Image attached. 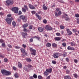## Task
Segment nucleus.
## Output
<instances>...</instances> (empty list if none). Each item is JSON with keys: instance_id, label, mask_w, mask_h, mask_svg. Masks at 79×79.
Returning a JSON list of instances; mask_svg holds the SVG:
<instances>
[{"instance_id": "8", "label": "nucleus", "mask_w": 79, "mask_h": 79, "mask_svg": "<svg viewBox=\"0 0 79 79\" xmlns=\"http://www.w3.org/2000/svg\"><path fill=\"white\" fill-rule=\"evenodd\" d=\"M60 56V53H55L53 56L54 58H58Z\"/></svg>"}, {"instance_id": "49", "label": "nucleus", "mask_w": 79, "mask_h": 79, "mask_svg": "<svg viewBox=\"0 0 79 79\" xmlns=\"http://www.w3.org/2000/svg\"><path fill=\"white\" fill-rule=\"evenodd\" d=\"M73 76H74L75 77H76L77 78V75L76 74H73Z\"/></svg>"}, {"instance_id": "44", "label": "nucleus", "mask_w": 79, "mask_h": 79, "mask_svg": "<svg viewBox=\"0 0 79 79\" xmlns=\"http://www.w3.org/2000/svg\"><path fill=\"white\" fill-rule=\"evenodd\" d=\"M59 2L61 3H64V1H63V0H60L59 1Z\"/></svg>"}, {"instance_id": "18", "label": "nucleus", "mask_w": 79, "mask_h": 79, "mask_svg": "<svg viewBox=\"0 0 79 79\" xmlns=\"http://www.w3.org/2000/svg\"><path fill=\"white\" fill-rule=\"evenodd\" d=\"M49 74V73L47 71L44 72V76L46 77H47V76Z\"/></svg>"}, {"instance_id": "7", "label": "nucleus", "mask_w": 79, "mask_h": 79, "mask_svg": "<svg viewBox=\"0 0 79 79\" xmlns=\"http://www.w3.org/2000/svg\"><path fill=\"white\" fill-rule=\"evenodd\" d=\"M19 18L23 20V21L24 22H26V21H27L26 19H25V16H24V15H21L19 17Z\"/></svg>"}, {"instance_id": "50", "label": "nucleus", "mask_w": 79, "mask_h": 79, "mask_svg": "<svg viewBox=\"0 0 79 79\" xmlns=\"http://www.w3.org/2000/svg\"><path fill=\"white\" fill-rule=\"evenodd\" d=\"M13 68L14 70H16V69H17V68H16V67L15 66H13Z\"/></svg>"}, {"instance_id": "1", "label": "nucleus", "mask_w": 79, "mask_h": 79, "mask_svg": "<svg viewBox=\"0 0 79 79\" xmlns=\"http://www.w3.org/2000/svg\"><path fill=\"white\" fill-rule=\"evenodd\" d=\"M1 72L3 75L8 76V75H10L11 74V73L10 72H8L5 70H1Z\"/></svg>"}, {"instance_id": "46", "label": "nucleus", "mask_w": 79, "mask_h": 79, "mask_svg": "<svg viewBox=\"0 0 79 79\" xmlns=\"http://www.w3.org/2000/svg\"><path fill=\"white\" fill-rule=\"evenodd\" d=\"M52 63H53V64H55L56 63V61L55 60H52Z\"/></svg>"}, {"instance_id": "12", "label": "nucleus", "mask_w": 79, "mask_h": 79, "mask_svg": "<svg viewBox=\"0 0 79 79\" xmlns=\"http://www.w3.org/2000/svg\"><path fill=\"white\" fill-rule=\"evenodd\" d=\"M22 36L23 37V38H25L26 39V36H27V33L22 32Z\"/></svg>"}, {"instance_id": "5", "label": "nucleus", "mask_w": 79, "mask_h": 79, "mask_svg": "<svg viewBox=\"0 0 79 79\" xmlns=\"http://www.w3.org/2000/svg\"><path fill=\"white\" fill-rule=\"evenodd\" d=\"M30 50L31 52H32V53H31V55H35L36 53V50L34 49H33L32 48H30Z\"/></svg>"}, {"instance_id": "19", "label": "nucleus", "mask_w": 79, "mask_h": 79, "mask_svg": "<svg viewBox=\"0 0 79 79\" xmlns=\"http://www.w3.org/2000/svg\"><path fill=\"white\" fill-rule=\"evenodd\" d=\"M23 7L27 11H28L29 8H28V7H27V5H24Z\"/></svg>"}, {"instance_id": "28", "label": "nucleus", "mask_w": 79, "mask_h": 79, "mask_svg": "<svg viewBox=\"0 0 79 79\" xmlns=\"http://www.w3.org/2000/svg\"><path fill=\"white\" fill-rule=\"evenodd\" d=\"M12 25L14 27H15V26H16V22L15 21H13L12 22Z\"/></svg>"}, {"instance_id": "36", "label": "nucleus", "mask_w": 79, "mask_h": 79, "mask_svg": "<svg viewBox=\"0 0 79 79\" xmlns=\"http://www.w3.org/2000/svg\"><path fill=\"white\" fill-rule=\"evenodd\" d=\"M4 62H7L8 61V60L7 58H5L4 59Z\"/></svg>"}, {"instance_id": "40", "label": "nucleus", "mask_w": 79, "mask_h": 79, "mask_svg": "<svg viewBox=\"0 0 79 79\" xmlns=\"http://www.w3.org/2000/svg\"><path fill=\"white\" fill-rule=\"evenodd\" d=\"M71 47L70 46H69L68 47H67V49L68 50H71Z\"/></svg>"}, {"instance_id": "10", "label": "nucleus", "mask_w": 79, "mask_h": 79, "mask_svg": "<svg viewBox=\"0 0 79 79\" xmlns=\"http://www.w3.org/2000/svg\"><path fill=\"white\" fill-rule=\"evenodd\" d=\"M28 6L30 9L31 10H35V6H33V5L30 4H29Z\"/></svg>"}, {"instance_id": "33", "label": "nucleus", "mask_w": 79, "mask_h": 79, "mask_svg": "<svg viewBox=\"0 0 79 79\" xmlns=\"http://www.w3.org/2000/svg\"><path fill=\"white\" fill-rule=\"evenodd\" d=\"M52 45L53 47H56L57 46V44L55 43H54L52 44Z\"/></svg>"}, {"instance_id": "45", "label": "nucleus", "mask_w": 79, "mask_h": 79, "mask_svg": "<svg viewBox=\"0 0 79 79\" xmlns=\"http://www.w3.org/2000/svg\"><path fill=\"white\" fill-rule=\"evenodd\" d=\"M58 16H60V15H61V11L60 10L58 12Z\"/></svg>"}, {"instance_id": "26", "label": "nucleus", "mask_w": 79, "mask_h": 79, "mask_svg": "<svg viewBox=\"0 0 79 79\" xmlns=\"http://www.w3.org/2000/svg\"><path fill=\"white\" fill-rule=\"evenodd\" d=\"M51 44L50 43H48L46 44V46L47 47H51Z\"/></svg>"}, {"instance_id": "38", "label": "nucleus", "mask_w": 79, "mask_h": 79, "mask_svg": "<svg viewBox=\"0 0 79 79\" xmlns=\"http://www.w3.org/2000/svg\"><path fill=\"white\" fill-rule=\"evenodd\" d=\"M62 46L63 47H66V44L65 43H63L62 44Z\"/></svg>"}, {"instance_id": "60", "label": "nucleus", "mask_w": 79, "mask_h": 79, "mask_svg": "<svg viewBox=\"0 0 79 79\" xmlns=\"http://www.w3.org/2000/svg\"><path fill=\"white\" fill-rule=\"evenodd\" d=\"M60 28L61 29H63L64 28V26H60Z\"/></svg>"}, {"instance_id": "32", "label": "nucleus", "mask_w": 79, "mask_h": 79, "mask_svg": "<svg viewBox=\"0 0 79 79\" xmlns=\"http://www.w3.org/2000/svg\"><path fill=\"white\" fill-rule=\"evenodd\" d=\"M55 39V40L59 41L60 40V39H61L60 37H56Z\"/></svg>"}, {"instance_id": "25", "label": "nucleus", "mask_w": 79, "mask_h": 79, "mask_svg": "<svg viewBox=\"0 0 79 79\" xmlns=\"http://www.w3.org/2000/svg\"><path fill=\"white\" fill-rule=\"evenodd\" d=\"M28 68L29 69V68H33V66H32V65L30 64H28V65L27 66Z\"/></svg>"}, {"instance_id": "39", "label": "nucleus", "mask_w": 79, "mask_h": 79, "mask_svg": "<svg viewBox=\"0 0 79 79\" xmlns=\"http://www.w3.org/2000/svg\"><path fill=\"white\" fill-rule=\"evenodd\" d=\"M72 31L73 32H77V30L76 29H74L72 30Z\"/></svg>"}, {"instance_id": "2", "label": "nucleus", "mask_w": 79, "mask_h": 79, "mask_svg": "<svg viewBox=\"0 0 79 79\" xmlns=\"http://www.w3.org/2000/svg\"><path fill=\"white\" fill-rule=\"evenodd\" d=\"M6 5L8 6L10 5H13V0H7L6 1Z\"/></svg>"}, {"instance_id": "11", "label": "nucleus", "mask_w": 79, "mask_h": 79, "mask_svg": "<svg viewBox=\"0 0 79 79\" xmlns=\"http://www.w3.org/2000/svg\"><path fill=\"white\" fill-rule=\"evenodd\" d=\"M66 31L67 32L68 35H71L72 34V32L70 31L69 29H67Z\"/></svg>"}, {"instance_id": "20", "label": "nucleus", "mask_w": 79, "mask_h": 79, "mask_svg": "<svg viewBox=\"0 0 79 79\" xmlns=\"http://www.w3.org/2000/svg\"><path fill=\"white\" fill-rule=\"evenodd\" d=\"M26 60L27 62H31L32 61V60L30 58H27Z\"/></svg>"}, {"instance_id": "34", "label": "nucleus", "mask_w": 79, "mask_h": 79, "mask_svg": "<svg viewBox=\"0 0 79 79\" xmlns=\"http://www.w3.org/2000/svg\"><path fill=\"white\" fill-rule=\"evenodd\" d=\"M65 19L66 21H69L70 19L68 17H65Z\"/></svg>"}, {"instance_id": "29", "label": "nucleus", "mask_w": 79, "mask_h": 79, "mask_svg": "<svg viewBox=\"0 0 79 79\" xmlns=\"http://www.w3.org/2000/svg\"><path fill=\"white\" fill-rule=\"evenodd\" d=\"M33 77H34L35 79H37V76L36 74H34L33 76Z\"/></svg>"}, {"instance_id": "30", "label": "nucleus", "mask_w": 79, "mask_h": 79, "mask_svg": "<svg viewBox=\"0 0 79 79\" xmlns=\"http://www.w3.org/2000/svg\"><path fill=\"white\" fill-rule=\"evenodd\" d=\"M22 10L23 12H24V13L26 12V10L24 8H22Z\"/></svg>"}, {"instance_id": "55", "label": "nucleus", "mask_w": 79, "mask_h": 79, "mask_svg": "<svg viewBox=\"0 0 79 79\" xmlns=\"http://www.w3.org/2000/svg\"><path fill=\"white\" fill-rule=\"evenodd\" d=\"M67 55V53H66L65 54H63V56L64 57H65L66 56V55Z\"/></svg>"}, {"instance_id": "37", "label": "nucleus", "mask_w": 79, "mask_h": 79, "mask_svg": "<svg viewBox=\"0 0 79 79\" xmlns=\"http://www.w3.org/2000/svg\"><path fill=\"white\" fill-rule=\"evenodd\" d=\"M31 13L33 14V15H35V14L36 12L35 11L33 10L31 11Z\"/></svg>"}, {"instance_id": "47", "label": "nucleus", "mask_w": 79, "mask_h": 79, "mask_svg": "<svg viewBox=\"0 0 79 79\" xmlns=\"http://www.w3.org/2000/svg\"><path fill=\"white\" fill-rule=\"evenodd\" d=\"M22 46L23 47V48H25L26 47H27L26 45V44H23L22 45Z\"/></svg>"}, {"instance_id": "59", "label": "nucleus", "mask_w": 79, "mask_h": 79, "mask_svg": "<svg viewBox=\"0 0 79 79\" xmlns=\"http://www.w3.org/2000/svg\"><path fill=\"white\" fill-rule=\"evenodd\" d=\"M32 25H31L29 26V29H32Z\"/></svg>"}, {"instance_id": "3", "label": "nucleus", "mask_w": 79, "mask_h": 79, "mask_svg": "<svg viewBox=\"0 0 79 79\" xmlns=\"http://www.w3.org/2000/svg\"><path fill=\"white\" fill-rule=\"evenodd\" d=\"M11 10L13 11H14L15 13H18V10H19V9L18 8V7H15L12 8L11 9Z\"/></svg>"}, {"instance_id": "6", "label": "nucleus", "mask_w": 79, "mask_h": 79, "mask_svg": "<svg viewBox=\"0 0 79 79\" xmlns=\"http://www.w3.org/2000/svg\"><path fill=\"white\" fill-rule=\"evenodd\" d=\"M46 29H47V31H52V28L51 26L49 25H46L45 27Z\"/></svg>"}, {"instance_id": "64", "label": "nucleus", "mask_w": 79, "mask_h": 79, "mask_svg": "<svg viewBox=\"0 0 79 79\" xmlns=\"http://www.w3.org/2000/svg\"><path fill=\"white\" fill-rule=\"evenodd\" d=\"M77 23H78V24H79V19H77Z\"/></svg>"}, {"instance_id": "58", "label": "nucleus", "mask_w": 79, "mask_h": 79, "mask_svg": "<svg viewBox=\"0 0 79 79\" xmlns=\"http://www.w3.org/2000/svg\"><path fill=\"white\" fill-rule=\"evenodd\" d=\"M55 15L56 17H58V13L56 12Z\"/></svg>"}, {"instance_id": "61", "label": "nucleus", "mask_w": 79, "mask_h": 79, "mask_svg": "<svg viewBox=\"0 0 79 79\" xmlns=\"http://www.w3.org/2000/svg\"><path fill=\"white\" fill-rule=\"evenodd\" d=\"M55 23L56 25H58L59 24V23L58 21H56Z\"/></svg>"}, {"instance_id": "31", "label": "nucleus", "mask_w": 79, "mask_h": 79, "mask_svg": "<svg viewBox=\"0 0 79 79\" xmlns=\"http://www.w3.org/2000/svg\"><path fill=\"white\" fill-rule=\"evenodd\" d=\"M70 44L72 47H73V46H74L76 45V43H73V42L70 43Z\"/></svg>"}, {"instance_id": "23", "label": "nucleus", "mask_w": 79, "mask_h": 79, "mask_svg": "<svg viewBox=\"0 0 79 79\" xmlns=\"http://www.w3.org/2000/svg\"><path fill=\"white\" fill-rule=\"evenodd\" d=\"M18 66L20 68H21L23 66L21 63H20V62H19Z\"/></svg>"}, {"instance_id": "22", "label": "nucleus", "mask_w": 79, "mask_h": 79, "mask_svg": "<svg viewBox=\"0 0 79 79\" xmlns=\"http://www.w3.org/2000/svg\"><path fill=\"white\" fill-rule=\"evenodd\" d=\"M2 47H3V48L6 47V44H5V42H4L2 44Z\"/></svg>"}, {"instance_id": "27", "label": "nucleus", "mask_w": 79, "mask_h": 79, "mask_svg": "<svg viewBox=\"0 0 79 79\" xmlns=\"http://www.w3.org/2000/svg\"><path fill=\"white\" fill-rule=\"evenodd\" d=\"M14 76H15V77H16L17 78L19 77V76H18V73H15L14 74Z\"/></svg>"}, {"instance_id": "35", "label": "nucleus", "mask_w": 79, "mask_h": 79, "mask_svg": "<svg viewBox=\"0 0 79 79\" xmlns=\"http://www.w3.org/2000/svg\"><path fill=\"white\" fill-rule=\"evenodd\" d=\"M47 21L46 19H44V20L43 21V23H44V24H47Z\"/></svg>"}, {"instance_id": "4", "label": "nucleus", "mask_w": 79, "mask_h": 79, "mask_svg": "<svg viewBox=\"0 0 79 79\" xmlns=\"http://www.w3.org/2000/svg\"><path fill=\"white\" fill-rule=\"evenodd\" d=\"M5 21L8 24H11V22L12 21L11 19L7 17L5 19Z\"/></svg>"}, {"instance_id": "51", "label": "nucleus", "mask_w": 79, "mask_h": 79, "mask_svg": "<svg viewBox=\"0 0 79 79\" xmlns=\"http://www.w3.org/2000/svg\"><path fill=\"white\" fill-rule=\"evenodd\" d=\"M66 61L67 62H69V59H68V58H66Z\"/></svg>"}, {"instance_id": "21", "label": "nucleus", "mask_w": 79, "mask_h": 79, "mask_svg": "<svg viewBox=\"0 0 79 79\" xmlns=\"http://www.w3.org/2000/svg\"><path fill=\"white\" fill-rule=\"evenodd\" d=\"M28 26V24L26 23L23 25V27L24 28H26V27H27Z\"/></svg>"}, {"instance_id": "56", "label": "nucleus", "mask_w": 79, "mask_h": 79, "mask_svg": "<svg viewBox=\"0 0 79 79\" xmlns=\"http://www.w3.org/2000/svg\"><path fill=\"white\" fill-rule=\"evenodd\" d=\"M38 78L39 79H42V76L40 75H39L38 76Z\"/></svg>"}, {"instance_id": "57", "label": "nucleus", "mask_w": 79, "mask_h": 79, "mask_svg": "<svg viewBox=\"0 0 79 79\" xmlns=\"http://www.w3.org/2000/svg\"><path fill=\"white\" fill-rule=\"evenodd\" d=\"M75 50V49L74 48L71 47L70 50Z\"/></svg>"}, {"instance_id": "63", "label": "nucleus", "mask_w": 79, "mask_h": 79, "mask_svg": "<svg viewBox=\"0 0 79 79\" xmlns=\"http://www.w3.org/2000/svg\"><path fill=\"white\" fill-rule=\"evenodd\" d=\"M75 16L77 18H79V14H76V15H75Z\"/></svg>"}, {"instance_id": "17", "label": "nucleus", "mask_w": 79, "mask_h": 79, "mask_svg": "<svg viewBox=\"0 0 79 79\" xmlns=\"http://www.w3.org/2000/svg\"><path fill=\"white\" fill-rule=\"evenodd\" d=\"M35 16L37 17L38 19H39V20H41L42 19L41 18V17H40V16H39L37 13H36L35 14Z\"/></svg>"}, {"instance_id": "43", "label": "nucleus", "mask_w": 79, "mask_h": 79, "mask_svg": "<svg viewBox=\"0 0 79 79\" xmlns=\"http://www.w3.org/2000/svg\"><path fill=\"white\" fill-rule=\"evenodd\" d=\"M0 43H3V42H4V40L2 39H0Z\"/></svg>"}, {"instance_id": "9", "label": "nucleus", "mask_w": 79, "mask_h": 79, "mask_svg": "<svg viewBox=\"0 0 79 79\" xmlns=\"http://www.w3.org/2000/svg\"><path fill=\"white\" fill-rule=\"evenodd\" d=\"M21 52H22L23 53H24L25 55H27V53L26 52V50L23 48H21L20 49ZM25 53V54H24Z\"/></svg>"}, {"instance_id": "13", "label": "nucleus", "mask_w": 79, "mask_h": 79, "mask_svg": "<svg viewBox=\"0 0 79 79\" xmlns=\"http://www.w3.org/2000/svg\"><path fill=\"white\" fill-rule=\"evenodd\" d=\"M46 71L49 73H51L52 71V68H50L49 69H47Z\"/></svg>"}, {"instance_id": "42", "label": "nucleus", "mask_w": 79, "mask_h": 79, "mask_svg": "<svg viewBox=\"0 0 79 79\" xmlns=\"http://www.w3.org/2000/svg\"><path fill=\"white\" fill-rule=\"evenodd\" d=\"M23 31H24V32H27L28 31L27 30V29L24 28L23 29Z\"/></svg>"}, {"instance_id": "62", "label": "nucleus", "mask_w": 79, "mask_h": 79, "mask_svg": "<svg viewBox=\"0 0 79 79\" xmlns=\"http://www.w3.org/2000/svg\"><path fill=\"white\" fill-rule=\"evenodd\" d=\"M74 62H75V63H77V61H78L76 59L74 60Z\"/></svg>"}, {"instance_id": "24", "label": "nucleus", "mask_w": 79, "mask_h": 79, "mask_svg": "<svg viewBox=\"0 0 79 79\" xmlns=\"http://www.w3.org/2000/svg\"><path fill=\"white\" fill-rule=\"evenodd\" d=\"M32 38H33V39H34V38H35V39H37L38 40H39L40 39V37H37L36 36H35L34 37H32Z\"/></svg>"}, {"instance_id": "53", "label": "nucleus", "mask_w": 79, "mask_h": 79, "mask_svg": "<svg viewBox=\"0 0 79 79\" xmlns=\"http://www.w3.org/2000/svg\"><path fill=\"white\" fill-rule=\"evenodd\" d=\"M70 73V71L69 70H66V73L67 74H69Z\"/></svg>"}, {"instance_id": "48", "label": "nucleus", "mask_w": 79, "mask_h": 79, "mask_svg": "<svg viewBox=\"0 0 79 79\" xmlns=\"http://www.w3.org/2000/svg\"><path fill=\"white\" fill-rule=\"evenodd\" d=\"M15 48L16 49H19V48H21L20 47L16 46H15Z\"/></svg>"}, {"instance_id": "15", "label": "nucleus", "mask_w": 79, "mask_h": 79, "mask_svg": "<svg viewBox=\"0 0 79 79\" xmlns=\"http://www.w3.org/2000/svg\"><path fill=\"white\" fill-rule=\"evenodd\" d=\"M38 29L39 32H43V31H44L43 28L42 27H39Z\"/></svg>"}, {"instance_id": "41", "label": "nucleus", "mask_w": 79, "mask_h": 79, "mask_svg": "<svg viewBox=\"0 0 79 79\" xmlns=\"http://www.w3.org/2000/svg\"><path fill=\"white\" fill-rule=\"evenodd\" d=\"M7 46L9 48H12V46H11V45H10V44H8Z\"/></svg>"}, {"instance_id": "14", "label": "nucleus", "mask_w": 79, "mask_h": 79, "mask_svg": "<svg viewBox=\"0 0 79 79\" xmlns=\"http://www.w3.org/2000/svg\"><path fill=\"white\" fill-rule=\"evenodd\" d=\"M64 79H71V77L69 75L65 76L64 77Z\"/></svg>"}, {"instance_id": "54", "label": "nucleus", "mask_w": 79, "mask_h": 79, "mask_svg": "<svg viewBox=\"0 0 79 79\" xmlns=\"http://www.w3.org/2000/svg\"><path fill=\"white\" fill-rule=\"evenodd\" d=\"M23 69H24V71H27V68L24 67L23 68Z\"/></svg>"}, {"instance_id": "52", "label": "nucleus", "mask_w": 79, "mask_h": 79, "mask_svg": "<svg viewBox=\"0 0 79 79\" xmlns=\"http://www.w3.org/2000/svg\"><path fill=\"white\" fill-rule=\"evenodd\" d=\"M33 39L31 38L30 39V42H33Z\"/></svg>"}, {"instance_id": "16", "label": "nucleus", "mask_w": 79, "mask_h": 79, "mask_svg": "<svg viewBox=\"0 0 79 79\" xmlns=\"http://www.w3.org/2000/svg\"><path fill=\"white\" fill-rule=\"evenodd\" d=\"M43 8L44 10H47L48 9V8L45 5V4L43 5Z\"/></svg>"}]
</instances>
